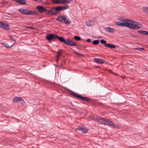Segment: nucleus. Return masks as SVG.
I'll return each instance as SVG.
<instances>
[{
  "label": "nucleus",
  "instance_id": "47",
  "mask_svg": "<svg viewBox=\"0 0 148 148\" xmlns=\"http://www.w3.org/2000/svg\"><path fill=\"white\" fill-rule=\"evenodd\" d=\"M61 65H60V67H61Z\"/></svg>",
  "mask_w": 148,
  "mask_h": 148
},
{
  "label": "nucleus",
  "instance_id": "45",
  "mask_svg": "<svg viewBox=\"0 0 148 148\" xmlns=\"http://www.w3.org/2000/svg\"><path fill=\"white\" fill-rule=\"evenodd\" d=\"M62 65V64H61V65Z\"/></svg>",
  "mask_w": 148,
  "mask_h": 148
},
{
  "label": "nucleus",
  "instance_id": "39",
  "mask_svg": "<svg viewBox=\"0 0 148 148\" xmlns=\"http://www.w3.org/2000/svg\"><path fill=\"white\" fill-rule=\"evenodd\" d=\"M116 125L114 124L113 123V125H112L113 126V127H115L116 126Z\"/></svg>",
  "mask_w": 148,
  "mask_h": 148
},
{
  "label": "nucleus",
  "instance_id": "24",
  "mask_svg": "<svg viewBox=\"0 0 148 148\" xmlns=\"http://www.w3.org/2000/svg\"><path fill=\"white\" fill-rule=\"evenodd\" d=\"M74 38L77 41H80L81 40V38L79 36H74Z\"/></svg>",
  "mask_w": 148,
  "mask_h": 148
},
{
  "label": "nucleus",
  "instance_id": "17",
  "mask_svg": "<svg viewBox=\"0 0 148 148\" xmlns=\"http://www.w3.org/2000/svg\"><path fill=\"white\" fill-rule=\"evenodd\" d=\"M137 32L139 34L144 35H148V31L140 30L138 31Z\"/></svg>",
  "mask_w": 148,
  "mask_h": 148
},
{
  "label": "nucleus",
  "instance_id": "46",
  "mask_svg": "<svg viewBox=\"0 0 148 148\" xmlns=\"http://www.w3.org/2000/svg\"><path fill=\"white\" fill-rule=\"evenodd\" d=\"M61 65H60V67H61Z\"/></svg>",
  "mask_w": 148,
  "mask_h": 148
},
{
  "label": "nucleus",
  "instance_id": "10",
  "mask_svg": "<svg viewBox=\"0 0 148 148\" xmlns=\"http://www.w3.org/2000/svg\"><path fill=\"white\" fill-rule=\"evenodd\" d=\"M94 61L95 62L101 64L104 63H107V62L105 61L101 58H95L94 59Z\"/></svg>",
  "mask_w": 148,
  "mask_h": 148
},
{
  "label": "nucleus",
  "instance_id": "41",
  "mask_svg": "<svg viewBox=\"0 0 148 148\" xmlns=\"http://www.w3.org/2000/svg\"><path fill=\"white\" fill-rule=\"evenodd\" d=\"M115 127H116V128H119V126L116 125V126Z\"/></svg>",
  "mask_w": 148,
  "mask_h": 148
},
{
  "label": "nucleus",
  "instance_id": "32",
  "mask_svg": "<svg viewBox=\"0 0 148 148\" xmlns=\"http://www.w3.org/2000/svg\"><path fill=\"white\" fill-rule=\"evenodd\" d=\"M60 58V57L59 56H56V62H58L59 59Z\"/></svg>",
  "mask_w": 148,
  "mask_h": 148
},
{
  "label": "nucleus",
  "instance_id": "11",
  "mask_svg": "<svg viewBox=\"0 0 148 148\" xmlns=\"http://www.w3.org/2000/svg\"><path fill=\"white\" fill-rule=\"evenodd\" d=\"M96 121L98 122L99 123L101 124H105L106 123L105 120L104 118H98L96 119Z\"/></svg>",
  "mask_w": 148,
  "mask_h": 148
},
{
  "label": "nucleus",
  "instance_id": "26",
  "mask_svg": "<svg viewBox=\"0 0 148 148\" xmlns=\"http://www.w3.org/2000/svg\"><path fill=\"white\" fill-rule=\"evenodd\" d=\"M99 40H95L92 41V43L94 45H97L99 44Z\"/></svg>",
  "mask_w": 148,
  "mask_h": 148
},
{
  "label": "nucleus",
  "instance_id": "4",
  "mask_svg": "<svg viewBox=\"0 0 148 148\" xmlns=\"http://www.w3.org/2000/svg\"><path fill=\"white\" fill-rule=\"evenodd\" d=\"M70 94L79 99L87 102H90L92 100L90 98H89L87 97L83 96L79 94H77L76 93L74 92L73 91H71L70 92Z\"/></svg>",
  "mask_w": 148,
  "mask_h": 148
},
{
  "label": "nucleus",
  "instance_id": "6",
  "mask_svg": "<svg viewBox=\"0 0 148 148\" xmlns=\"http://www.w3.org/2000/svg\"><path fill=\"white\" fill-rule=\"evenodd\" d=\"M0 27L2 28L3 29L8 30L10 29L9 25L7 23H4L3 21H0Z\"/></svg>",
  "mask_w": 148,
  "mask_h": 148
},
{
  "label": "nucleus",
  "instance_id": "14",
  "mask_svg": "<svg viewBox=\"0 0 148 148\" xmlns=\"http://www.w3.org/2000/svg\"><path fill=\"white\" fill-rule=\"evenodd\" d=\"M37 13V11L36 10H28L27 15H34Z\"/></svg>",
  "mask_w": 148,
  "mask_h": 148
},
{
  "label": "nucleus",
  "instance_id": "19",
  "mask_svg": "<svg viewBox=\"0 0 148 148\" xmlns=\"http://www.w3.org/2000/svg\"><path fill=\"white\" fill-rule=\"evenodd\" d=\"M63 51L62 49H59L58 50V51H56L55 52L57 53V55H56L57 56H59L61 57L62 56V51Z\"/></svg>",
  "mask_w": 148,
  "mask_h": 148
},
{
  "label": "nucleus",
  "instance_id": "43",
  "mask_svg": "<svg viewBox=\"0 0 148 148\" xmlns=\"http://www.w3.org/2000/svg\"><path fill=\"white\" fill-rule=\"evenodd\" d=\"M87 25V26H91L90 25Z\"/></svg>",
  "mask_w": 148,
  "mask_h": 148
},
{
  "label": "nucleus",
  "instance_id": "9",
  "mask_svg": "<svg viewBox=\"0 0 148 148\" xmlns=\"http://www.w3.org/2000/svg\"><path fill=\"white\" fill-rule=\"evenodd\" d=\"M76 129L77 130L81 131L83 134H85L86 133L88 130L87 128L84 126L79 127L77 128Z\"/></svg>",
  "mask_w": 148,
  "mask_h": 148
},
{
  "label": "nucleus",
  "instance_id": "33",
  "mask_svg": "<svg viewBox=\"0 0 148 148\" xmlns=\"http://www.w3.org/2000/svg\"><path fill=\"white\" fill-rule=\"evenodd\" d=\"M27 28L29 29L32 30H33L34 29H35L34 27L33 26H30V27H27Z\"/></svg>",
  "mask_w": 148,
  "mask_h": 148
},
{
  "label": "nucleus",
  "instance_id": "23",
  "mask_svg": "<svg viewBox=\"0 0 148 148\" xmlns=\"http://www.w3.org/2000/svg\"><path fill=\"white\" fill-rule=\"evenodd\" d=\"M105 122L106 123H105V124L107 125L108 126H112L113 124V123L112 122L106 120Z\"/></svg>",
  "mask_w": 148,
  "mask_h": 148
},
{
  "label": "nucleus",
  "instance_id": "18",
  "mask_svg": "<svg viewBox=\"0 0 148 148\" xmlns=\"http://www.w3.org/2000/svg\"><path fill=\"white\" fill-rule=\"evenodd\" d=\"M21 97H15L12 100V102L14 103H17L21 100Z\"/></svg>",
  "mask_w": 148,
  "mask_h": 148
},
{
  "label": "nucleus",
  "instance_id": "15",
  "mask_svg": "<svg viewBox=\"0 0 148 148\" xmlns=\"http://www.w3.org/2000/svg\"><path fill=\"white\" fill-rule=\"evenodd\" d=\"M105 47L112 49H114L116 48V45L110 43H107V45H105Z\"/></svg>",
  "mask_w": 148,
  "mask_h": 148
},
{
  "label": "nucleus",
  "instance_id": "40",
  "mask_svg": "<svg viewBox=\"0 0 148 148\" xmlns=\"http://www.w3.org/2000/svg\"><path fill=\"white\" fill-rule=\"evenodd\" d=\"M49 12H47V15H48L50 14V12H49V11H48Z\"/></svg>",
  "mask_w": 148,
  "mask_h": 148
},
{
  "label": "nucleus",
  "instance_id": "22",
  "mask_svg": "<svg viewBox=\"0 0 148 148\" xmlns=\"http://www.w3.org/2000/svg\"><path fill=\"white\" fill-rule=\"evenodd\" d=\"M17 3L20 5H25L26 3L25 0H18Z\"/></svg>",
  "mask_w": 148,
  "mask_h": 148
},
{
  "label": "nucleus",
  "instance_id": "37",
  "mask_svg": "<svg viewBox=\"0 0 148 148\" xmlns=\"http://www.w3.org/2000/svg\"><path fill=\"white\" fill-rule=\"evenodd\" d=\"M124 102H121V103H114V104L116 105H119V104H122Z\"/></svg>",
  "mask_w": 148,
  "mask_h": 148
},
{
  "label": "nucleus",
  "instance_id": "7",
  "mask_svg": "<svg viewBox=\"0 0 148 148\" xmlns=\"http://www.w3.org/2000/svg\"><path fill=\"white\" fill-rule=\"evenodd\" d=\"M36 8L38 10L39 12L41 13H43L44 12L47 11V8L41 6H37Z\"/></svg>",
  "mask_w": 148,
  "mask_h": 148
},
{
  "label": "nucleus",
  "instance_id": "16",
  "mask_svg": "<svg viewBox=\"0 0 148 148\" xmlns=\"http://www.w3.org/2000/svg\"><path fill=\"white\" fill-rule=\"evenodd\" d=\"M2 44L5 47L8 48H10L12 47L15 44L14 43L13 44L10 46H9L8 44L5 42H2Z\"/></svg>",
  "mask_w": 148,
  "mask_h": 148
},
{
  "label": "nucleus",
  "instance_id": "25",
  "mask_svg": "<svg viewBox=\"0 0 148 148\" xmlns=\"http://www.w3.org/2000/svg\"><path fill=\"white\" fill-rule=\"evenodd\" d=\"M143 11L145 13H148V7H143Z\"/></svg>",
  "mask_w": 148,
  "mask_h": 148
},
{
  "label": "nucleus",
  "instance_id": "3",
  "mask_svg": "<svg viewBox=\"0 0 148 148\" xmlns=\"http://www.w3.org/2000/svg\"><path fill=\"white\" fill-rule=\"evenodd\" d=\"M141 25V23L140 22L134 21L130 20L128 27L131 29H133L134 30H137L140 28L139 25Z\"/></svg>",
  "mask_w": 148,
  "mask_h": 148
},
{
  "label": "nucleus",
  "instance_id": "44",
  "mask_svg": "<svg viewBox=\"0 0 148 148\" xmlns=\"http://www.w3.org/2000/svg\"><path fill=\"white\" fill-rule=\"evenodd\" d=\"M130 34L132 36H133L131 33H130Z\"/></svg>",
  "mask_w": 148,
  "mask_h": 148
},
{
  "label": "nucleus",
  "instance_id": "8",
  "mask_svg": "<svg viewBox=\"0 0 148 148\" xmlns=\"http://www.w3.org/2000/svg\"><path fill=\"white\" fill-rule=\"evenodd\" d=\"M52 1L53 3L55 4H64L66 2L68 3H70L71 2V1H67L65 0H63L62 1L61 0H52Z\"/></svg>",
  "mask_w": 148,
  "mask_h": 148
},
{
  "label": "nucleus",
  "instance_id": "30",
  "mask_svg": "<svg viewBox=\"0 0 148 148\" xmlns=\"http://www.w3.org/2000/svg\"><path fill=\"white\" fill-rule=\"evenodd\" d=\"M69 6L68 5L67 6H61V10H64L67 9L68 8H69Z\"/></svg>",
  "mask_w": 148,
  "mask_h": 148
},
{
  "label": "nucleus",
  "instance_id": "36",
  "mask_svg": "<svg viewBox=\"0 0 148 148\" xmlns=\"http://www.w3.org/2000/svg\"><path fill=\"white\" fill-rule=\"evenodd\" d=\"M86 42H91V40L90 39H87L86 40Z\"/></svg>",
  "mask_w": 148,
  "mask_h": 148
},
{
  "label": "nucleus",
  "instance_id": "27",
  "mask_svg": "<svg viewBox=\"0 0 148 148\" xmlns=\"http://www.w3.org/2000/svg\"><path fill=\"white\" fill-rule=\"evenodd\" d=\"M77 56H78L79 57H84V55L82 53H80L78 52L75 51L74 53Z\"/></svg>",
  "mask_w": 148,
  "mask_h": 148
},
{
  "label": "nucleus",
  "instance_id": "5",
  "mask_svg": "<svg viewBox=\"0 0 148 148\" xmlns=\"http://www.w3.org/2000/svg\"><path fill=\"white\" fill-rule=\"evenodd\" d=\"M60 11H61V6L53 7L52 8L51 10H49V12H51V15H53L58 14L59 12Z\"/></svg>",
  "mask_w": 148,
  "mask_h": 148
},
{
  "label": "nucleus",
  "instance_id": "1",
  "mask_svg": "<svg viewBox=\"0 0 148 148\" xmlns=\"http://www.w3.org/2000/svg\"><path fill=\"white\" fill-rule=\"evenodd\" d=\"M46 39L49 41H54L57 40H58L60 42L64 43L66 45L70 46L71 45V39L66 40L64 39V37L61 36L60 37L56 34H47L45 36Z\"/></svg>",
  "mask_w": 148,
  "mask_h": 148
},
{
  "label": "nucleus",
  "instance_id": "34",
  "mask_svg": "<svg viewBox=\"0 0 148 148\" xmlns=\"http://www.w3.org/2000/svg\"><path fill=\"white\" fill-rule=\"evenodd\" d=\"M19 102L22 104H23L25 103L24 101L23 100L21 99V100L19 101Z\"/></svg>",
  "mask_w": 148,
  "mask_h": 148
},
{
  "label": "nucleus",
  "instance_id": "12",
  "mask_svg": "<svg viewBox=\"0 0 148 148\" xmlns=\"http://www.w3.org/2000/svg\"><path fill=\"white\" fill-rule=\"evenodd\" d=\"M18 10L23 14L27 15L28 10L27 9L20 8Z\"/></svg>",
  "mask_w": 148,
  "mask_h": 148
},
{
  "label": "nucleus",
  "instance_id": "21",
  "mask_svg": "<svg viewBox=\"0 0 148 148\" xmlns=\"http://www.w3.org/2000/svg\"><path fill=\"white\" fill-rule=\"evenodd\" d=\"M64 18V16H58L56 18V20L57 21H59L61 22H62Z\"/></svg>",
  "mask_w": 148,
  "mask_h": 148
},
{
  "label": "nucleus",
  "instance_id": "35",
  "mask_svg": "<svg viewBox=\"0 0 148 148\" xmlns=\"http://www.w3.org/2000/svg\"><path fill=\"white\" fill-rule=\"evenodd\" d=\"M136 49L137 50H145V49L143 48H136Z\"/></svg>",
  "mask_w": 148,
  "mask_h": 148
},
{
  "label": "nucleus",
  "instance_id": "29",
  "mask_svg": "<svg viewBox=\"0 0 148 148\" xmlns=\"http://www.w3.org/2000/svg\"><path fill=\"white\" fill-rule=\"evenodd\" d=\"M71 45L73 44L72 45H71V46H75L77 45V44L73 41L71 40Z\"/></svg>",
  "mask_w": 148,
  "mask_h": 148
},
{
  "label": "nucleus",
  "instance_id": "31",
  "mask_svg": "<svg viewBox=\"0 0 148 148\" xmlns=\"http://www.w3.org/2000/svg\"><path fill=\"white\" fill-rule=\"evenodd\" d=\"M9 37L10 38V40H11L14 41L15 42H16V40H15L14 39V38L13 37H12L11 36H9Z\"/></svg>",
  "mask_w": 148,
  "mask_h": 148
},
{
  "label": "nucleus",
  "instance_id": "42",
  "mask_svg": "<svg viewBox=\"0 0 148 148\" xmlns=\"http://www.w3.org/2000/svg\"><path fill=\"white\" fill-rule=\"evenodd\" d=\"M7 14H8V15H11V14H10L9 13H7Z\"/></svg>",
  "mask_w": 148,
  "mask_h": 148
},
{
  "label": "nucleus",
  "instance_id": "38",
  "mask_svg": "<svg viewBox=\"0 0 148 148\" xmlns=\"http://www.w3.org/2000/svg\"><path fill=\"white\" fill-rule=\"evenodd\" d=\"M98 104H99V105H100L101 106H104L103 104L102 103H100V102L98 103Z\"/></svg>",
  "mask_w": 148,
  "mask_h": 148
},
{
  "label": "nucleus",
  "instance_id": "28",
  "mask_svg": "<svg viewBox=\"0 0 148 148\" xmlns=\"http://www.w3.org/2000/svg\"><path fill=\"white\" fill-rule=\"evenodd\" d=\"M100 42L102 44H104V46H105V45H107V44L106 41L103 39L101 40H100Z\"/></svg>",
  "mask_w": 148,
  "mask_h": 148
},
{
  "label": "nucleus",
  "instance_id": "2",
  "mask_svg": "<svg viewBox=\"0 0 148 148\" xmlns=\"http://www.w3.org/2000/svg\"><path fill=\"white\" fill-rule=\"evenodd\" d=\"M120 21H123V22H116L114 23L115 25L123 27H128L130 20L128 19H124L123 18L119 17L118 19Z\"/></svg>",
  "mask_w": 148,
  "mask_h": 148
},
{
  "label": "nucleus",
  "instance_id": "20",
  "mask_svg": "<svg viewBox=\"0 0 148 148\" xmlns=\"http://www.w3.org/2000/svg\"><path fill=\"white\" fill-rule=\"evenodd\" d=\"M63 21L66 24L68 25H69L70 24V22L68 20V19H67L66 17L65 16H64V18Z\"/></svg>",
  "mask_w": 148,
  "mask_h": 148
},
{
  "label": "nucleus",
  "instance_id": "13",
  "mask_svg": "<svg viewBox=\"0 0 148 148\" xmlns=\"http://www.w3.org/2000/svg\"><path fill=\"white\" fill-rule=\"evenodd\" d=\"M105 30L107 32L111 33H113L115 32V30L113 28L109 27H106Z\"/></svg>",
  "mask_w": 148,
  "mask_h": 148
}]
</instances>
